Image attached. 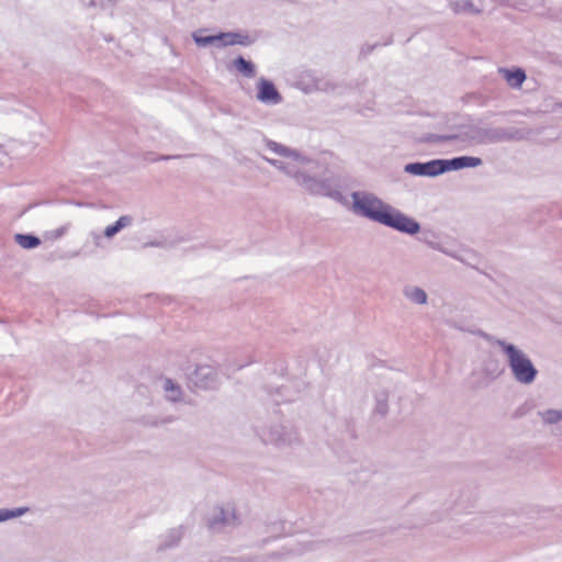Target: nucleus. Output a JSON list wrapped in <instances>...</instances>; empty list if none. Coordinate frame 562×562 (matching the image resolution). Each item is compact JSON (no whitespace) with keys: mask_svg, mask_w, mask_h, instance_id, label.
Instances as JSON below:
<instances>
[{"mask_svg":"<svg viewBox=\"0 0 562 562\" xmlns=\"http://www.w3.org/2000/svg\"><path fill=\"white\" fill-rule=\"evenodd\" d=\"M535 407L533 402L526 401L521 405H519L515 412L513 413L514 419H519L526 416L528 413H530Z\"/></svg>","mask_w":562,"mask_h":562,"instance_id":"obj_31","label":"nucleus"},{"mask_svg":"<svg viewBox=\"0 0 562 562\" xmlns=\"http://www.w3.org/2000/svg\"><path fill=\"white\" fill-rule=\"evenodd\" d=\"M404 295L413 303L424 305L427 303L428 295L426 291L419 286H407Z\"/></svg>","mask_w":562,"mask_h":562,"instance_id":"obj_26","label":"nucleus"},{"mask_svg":"<svg viewBox=\"0 0 562 562\" xmlns=\"http://www.w3.org/2000/svg\"><path fill=\"white\" fill-rule=\"evenodd\" d=\"M164 390L166 398L170 402H179L182 398V389L179 384L175 383L171 379H165Z\"/></svg>","mask_w":562,"mask_h":562,"instance_id":"obj_27","label":"nucleus"},{"mask_svg":"<svg viewBox=\"0 0 562 562\" xmlns=\"http://www.w3.org/2000/svg\"><path fill=\"white\" fill-rule=\"evenodd\" d=\"M207 30L200 29L192 33V40L199 47H207L210 45H216L220 47L221 32L214 35H206Z\"/></svg>","mask_w":562,"mask_h":562,"instance_id":"obj_17","label":"nucleus"},{"mask_svg":"<svg viewBox=\"0 0 562 562\" xmlns=\"http://www.w3.org/2000/svg\"><path fill=\"white\" fill-rule=\"evenodd\" d=\"M504 368L495 358H490L484 361L482 371L484 375L491 380H496L504 373Z\"/></svg>","mask_w":562,"mask_h":562,"instance_id":"obj_23","label":"nucleus"},{"mask_svg":"<svg viewBox=\"0 0 562 562\" xmlns=\"http://www.w3.org/2000/svg\"><path fill=\"white\" fill-rule=\"evenodd\" d=\"M531 135L530 128L518 127H488L471 126L467 132L461 133L462 142H474L477 144H496L502 142H519Z\"/></svg>","mask_w":562,"mask_h":562,"instance_id":"obj_4","label":"nucleus"},{"mask_svg":"<svg viewBox=\"0 0 562 562\" xmlns=\"http://www.w3.org/2000/svg\"><path fill=\"white\" fill-rule=\"evenodd\" d=\"M256 98L259 102L267 105H277L282 102V95L274 82L265 77L258 80Z\"/></svg>","mask_w":562,"mask_h":562,"instance_id":"obj_9","label":"nucleus"},{"mask_svg":"<svg viewBox=\"0 0 562 562\" xmlns=\"http://www.w3.org/2000/svg\"><path fill=\"white\" fill-rule=\"evenodd\" d=\"M306 386L307 384L302 380H292L290 384L281 385L276 390L270 387H265V390L271 397L274 405L279 406L282 403H292L296 401Z\"/></svg>","mask_w":562,"mask_h":562,"instance_id":"obj_7","label":"nucleus"},{"mask_svg":"<svg viewBox=\"0 0 562 562\" xmlns=\"http://www.w3.org/2000/svg\"><path fill=\"white\" fill-rule=\"evenodd\" d=\"M66 232H67V227L66 226H60V227H58L57 229H55L53 232V237L56 238V239L60 238V237H63L65 235Z\"/></svg>","mask_w":562,"mask_h":562,"instance_id":"obj_35","label":"nucleus"},{"mask_svg":"<svg viewBox=\"0 0 562 562\" xmlns=\"http://www.w3.org/2000/svg\"><path fill=\"white\" fill-rule=\"evenodd\" d=\"M133 223V217L131 215H122L114 223L108 225L103 232L104 237L113 238L116 234H119L125 227H128Z\"/></svg>","mask_w":562,"mask_h":562,"instance_id":"obj_20","label":"nucleus"},{"mask_svg":"<svg viewBox=\"0 0 562 562\" xmlns=\"http://www.w3.org/2000/svg\"><path fill=\"white\" fill-rule=\"evenodd\" d=\"M158 155H155L153 153H148V157L146 158L148 161H151V159H155Z\"/></svg>","mask_w":562,"mask_h":562,"instance_id":"obj_38","label":"nucleus"},{"mask_svg":"<svg viewBox=\"0 0 562 562\" xmlns=\"http://www.w3.org/2000/svg\"><path fill=\"white\" fill-rule=\"evenodd\" d=\"M344 184L341 176L327 168L321 177L308 175L302 179V188L310 194L329 198L340 204L347 203L342 193Z\"/></svg>","mask_w":562,"mask_h":562,"instance_id":"obj_3","label":"nucleus"},{"mask_svg":"<svg viewBox=\"0 0 562 562\" xmlns=\"http://www.w3.org/2000/svg\"><path fill=\"white\" fill-rule=\"evenodd\" d=\"M255 43V38L251 37L247 33L229 31V32H221V43L220 47L233 46V45H241L249 46Z\"/></svg>","mask_w":562,"mask_h":562,"instance_id":"obj_13","label":"nucleus"},{"mask_svg":"<svg viewBox=\"0 0 562 562\" xmlns=\"http://www.w3.org/2000/svg\"><path fill=\"white\" fill-rule=\"evenodd\" d=\"M265 370L268 374L283 378L288 372V362L282 356H273L265 363Z\"/></svg>","mask_w":562,"mask_h":562,"instance_id":"obj_16","label":"nucleus"},{"mask_svg":"<svg viewBox=\"0 0 562 562\" xmlns=\"http://www.w3.org/2000/svg\"><path fill=\"white\" fill-rule=\"evenodd\" d=\"M29 512V507L9 508V518H18Z\"/></svg>","mask_w":562,"mask_h":562,"instance_id":"obj_32","label":"nucleus"},{"mask_svg":"<svg viewBox=\"0 0 562 562\" xmlns=\"http://www.w3.org/2000/svg\"><path fill=\"white\" fill-rule=\"evenodd\" d=\"M449 5L454 14L475 15L481 13V9H477L472 0L450 1Z\"/></svg>","mask_w":562,"mask_h":562,"instance_id":"obj_22","label":"nucleus"},{"mask_svg":"<svg viewBox=\"0 0 562 562\" xmlns=\"http://www.w3.org/2000/svg\"><path fill=\"white\" fill-rule=\"evenodd\" d=\"M393 43V36L390 35L383 43H374V44H366L360 49V57L366 58L368 55H370L375 48L380 46H389Z\"/></svg>","mask_w":562,"mask_h":562,"instance_id":"obj_30","label":"nucleus"},{"mask_svg":"<svg viewBox=\"0 0 562 562\" xmlns=\"http://www.w3.org/2000/svg\"><path fill=\"white\" fill-rule=\"evenodd\" d=\"M181 158L180 155H158L155 159H151V162L156 161H167L171 159Z\"/></svg>","mask_w":562,"mask_h":562,"instance_id":"obj_33","label":"nucleus"},{"mask_svg":"<svg viewBox=\"0 0 562 562\" xmlns=\"http://www.w3.org/2000/svg\"><path fill=\"white\" fill-rule=\"evenodd\" d=\"M233 525H239V519L234 508L231 513H227L223 506H216L214 515L206 519V526L211 531Z\"/></svg>","mask_w":562,"mask_h":562,"instance_id":"obj_11","label":"nucleus"},{"mask_svg":"<svg viewBox=\"0 0 562 562\" xmlns=\"http://www.w3.org/2000/svg\"><path fill=\"white\" fill-rule=\"evenodd\" d=\"M404 172L415 177L436 178L445 173L442 158L428 161H414L404 166Z\"/></svg>","mask_w":562,"mask_h":562,"instance_id":"obj_8","label":"nucleus"},{"mask_svg":"<svg viewBox=\"0 0 562 562\" xmlns=\"http://www.w3.org/2000/svg\"><path fill=\"white\" fill-rule=\"evenodd\" d=\"M233 67L245 78H254L256 76V66L251 60L246 59L244 56L238 55L233 60Z\"/></svg>","mask_w":562,"mask_h":562,"instance_id":"obj_19","label":"nucleus"},{"mask_svg":"<svg viewBox=\"0 0 562 562\" xmlns=\"http://www.w3.org/2000/svg\"><path fill=\"white\" fill-rule=\"evenodd\" d=\"M14 241L23 249H34L42 243L41 238L32 233H16Z\"/></svg>","mask_w":562,"mask_h":562,"instance_id":"obj_21","label":"nucleus"},{"mask_svg":"<svg viewBox=\"0 0 562 562\" xmlns=\"http://www.w3.org/2000/svg\"><path fill=\"white\" fill-rule=\"evenodd\" d=\"M265 160L271 166L284 172L286 176L293 178L296 183L302 188V179L308 177L307 172L299 170L295 166L289 162H284L278 159H271L265 157Z\"/></svg>","mask_w":562,"mask_h":562,"instance_id":"obj_14","label":"nucleus"},{"mask_svg":"<svg viewBox=\"0 0 562 562\" xmlns=\"http://www.w3.org/2000/svg\"><path fill=\"white\" fill-rule=\"evenodd\" d=\"M9 508H1L0 509V522L9 520Z\"/></svg>","mask_w":562,"mask_h":562,"instance_id":"obj_36","label":"nucleus"},{"mask_svg":"<svg viewBox=\"0 0 562 562\" xmlns=\"http://www.w3.org/2000/svg\"><path fill=\"white\" fill-rule=\"evenodd\" d=\"M452 140L462 142L461 133L459 134H435V133H425L420 135L418 138L419 143L423 144H442Z\"/></svg>","mask_w":562,"mask_h":562,"instance_id":"obj_18","label":"nucleus"},{"mask_svg":"<svg viewBox=\"0 0 562 562\" xmlns=\"http://www.w3.org/2000/svg\"><path fill=\"white\" fill-rule=\"evenodd\" d=\"M247 364H248V363H246V366H247ZM244 367H245V364H240L238 368H239V369H243Z\"/></svg>","mask_w":562,"mask_h":562,"instance_id":"obj_39","label":"nucleus"},{"mask_svg":"<svg viewBox=\"0 0 562 562\" xmlns=\"http://www.w3.org/2000/svg\"><path fill=\"white\" fill-rule=\"evenodd\" d=\"M183 537V530L182 527L172 528L168 531L166 535V538L158 546V551L166 550L173 548L178 546L181 538Z\"/></svg>","mask_w":562,"mask_h":562,"instance_id":"obj_24","label":"nucleus"},{"mask_svg":"<svg viewBox=\"0 0 562 562\" xmlns=\"http://www.w3.org/2000/svg\"><path fill=\"white\" fill-rule=\"evenodd\" d=\"M265 146L267 149L271 150L272 153L285 157L291 158L293 161L299 162L300 165H308L314 162L312 158L308 156L302 154L297 149L290 148L283 144H280L276 140L265 138Z\"/></svg>","mask_w":562,"mask_h":562,"instance_id":"obj_10","label":"nucleus"},{"mask_svg":"<svg viewBox=\"0 0 562 562\" xmlns=\"http://www.w3.org/2000/svg\"><path fill=\"white\" fill-rule=\"evenodd\" d=\"M299 87L305 93H311L313 91L319 90V80L310 75H306L299 81Z\"/></svg>","mask_w":562,"mask_h":562,"instance_id":"obj_29","label":"nucleus"},{"mask_svg":"<svg viewBox=\"0 0 562 562\" xmlns=\"http://www.w3.org/2000/svg\"><path fill=\"white\" fill-rule=\"evenodd\" d=\"M445 173L449 171H458L465 168H476L482 165V159L474 156H458L449 159H443Z\"/></svg>","mask_w":562,"mask_h":562,"instance_id":"obj_12","label":"nucleus"},{"mask_svg":"<svg viewBox=\"0 0 562 562\" xmlns=\"http://www.w3.org/2000/svg\"><path fill=\"white\" fill-rule=\"evenodd\" d=\"M97 7L109 8L116 3V0H95Z\"/></svg>","mask_w":562,"mask_h":562,"instance_id":"obj_34","label":"nucleus"},{"mask_svg":"<svg viewBox=\"0 0 562 562\" xmlns=\"http://www.w3.org/2000/svg\"><path fill=\"white\" fill-rule=\"evenodd\" d=\"M351 199L353 213L363 218L408 236H415L422 229L417 220L384 202L373 193L353 191Z\"/></svg>","mask_w":562,"mask_h":562,"instance_id":"obj_1","label":"nucleus"},{"mask_svg":"<svg viewBox=\"0 0 562 562\" xmlns=\"http://www.w3.org/2000/svg\"><path fill=\"white\" fill-rule=\"evenodd\" d=\"M374 413L384 417L389 413V392L383 390L375 395Z\"/></svg>","mask_w":562,"mask_h":562,"instance_id":"obj_28","label":"nucleus"},{"mask_svg":"<svg viewBox=\"0 0 562 562\" xmlns=\"http://www.w3.org/2000/svg\"><path fill=\"white\" fill-rule=\"evenodd\" d=\"M260 437L266 445L271 443L277 447L292 446L299 440L297 431L293 427L282 424L273 425L262 430Z\"/></svg>","mask_w":562,"mask_h":562,"instance_id":"obj_6","label":"nucleus"},{"mask_svg":"<svg viewBox=\"0 0 562 562\" xmlns=\"http://www.w3.org/2000/svg\"><path fill=\"white\" fill-rule=\"evenodd\" d=\"M537 414L546 426L558 425L562 422V409L548 408L538 411Z\"/></svg>","mask_w":562,"mask_h":562,"instance_id":"obj_25","label":"nucleus"},{"mask_svg":"<svg viewBox=\"0 0 562 562\" xmlns=\"http://www.w3.org/2000/svg\"><path fill=\"white\" fill-rule=\"evenodd\" d=\"M467 331L496 345L502 349L503 353L506 356L508 368L516 382L522 385H530L537 380L539 374L538 369L529 356L516 345L508 342L505 339L496 338L480 328L467 329Z\"/></svg>","mask_w":562,"mask_h":562,"instance_id":"obj_2","label":"nucleus"},{"mask_svg":"<svg viewBox=\"0 0 562 562\" xmlns=\"http://www.w3.org/2000/svg\"><path fill=\"white\" fill-rule=\"evenodd\" d=\"M189 384L199 390H215L220 385L217 370L210 364H198L188 373Z\"/></svg>","mask_w":562,"mask_h":562,"instance_id":"obj_5","label":"nucleus"},{"mask_svg":"<svg viewBox=\"0 0 562 562\" xmlns=\"http://www.w3.org/2000/svg\"><path fill=\"white\" fill-rule=\"evenodd\" d=\"M82 4L89 8L97 7L95 0H81Z\"/></svg>","mask_w":562,"mask_h":562,"instance_id":"obj_37","label":"nucleus"},{"mask_svg":"<svg viewBox=\"0 0 562 562\" xmlns=\"http://www.w3.org/2000/svg\"><path fill=\"white\" fill-rule=\"evenodd\" d=\"M498 71L503 75V78L506 80L507 85L513 89H520L527 78L526 71L520 67H502L498 69Z\"/></svg>","mask_w":562,"mask_h":562,"instance_id":"obj_15","label":"nucleus"}]
</instances>
